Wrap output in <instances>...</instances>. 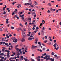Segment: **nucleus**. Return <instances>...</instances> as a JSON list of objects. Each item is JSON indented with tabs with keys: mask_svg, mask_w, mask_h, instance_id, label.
<instances>
[{
	"mask_svg": "<svg viewBox=\"0 0 61 61\" xmlns=\"http://www.w3.org/2000/svg\"><path fill=\"white\" fill-rule=\"evenodd\" d=\"M38 40V39L37 38L35 39V41H37Z\"/></svg>",
	"mask_w": 61,
	"mask_h": 61,
	"instance_id": "a878e982",
	"label": "nucleus"
},
{
	"mask_svg": "<svg viewBox=\"0 0 61 61\" xmlns=\"http://www.w3.org/2000/svg\"><path fill=\"white\" fill-rule=\"evenodd\" d=\"M34 4L35 5H37V2L36 1H35L34 2Z\"/></svg>",
	"mask_w": 61,
	"mask_h": 61,
	"instance_id": "6e6552de",
	"label": "nucleus"
},
{
	"mask_svg": "<svg viewBox=\"0 0 61 61\" xmlns=\"http://www.w3.org/2000/svg\"><path fill=\"white\" fill-rule=\"evenodd\" d=\"M7 56H7L8 58H9V57H10V56H9V55H7Z\"/></svg>",
	"mask_w": 61,
	"mask_h": 61,
	"instance_id": "a18cd8bd",
	"label": "nucleus"
},
{
	"mask_svg": "<svg viewBox=\"0 0 61 61\" xmlns=\"http://www.w3.org/2000/svg\"><path fill=\"white\" fill-rule=\"evenodd\" d=\"M57 56V55H54V56L56 58V56Z\"/></svg>",
	"mask_w": 61,
	"mask_h": 61,
	"instance_id": "58836bf2",
	"label": "nucleus"
},
{
	"mask_svg": "<svg viewBox=\"0 0 61 61\" xmlns=\"http://www.w3.org/2000/svg\"><path fill=\"white\" fill-rule=\"evenodd\" d=\"M11 29H15V28L12 26L11 27Z\"/></svg>",
	"mask_w": 61,
	"mask_h": 61,
	"instance_id": "c85d7f7f",
	"label": "nucleus"
},
{
	"mask_svg": "<svg viewBox=\"0 0 61 61\" xmlns=\"http://www.w3.org/2000/svg\"><path fill=\"white\" fill-rule=\"evenodd\" d=\"M22 35L24 37H25L26 36H25V32L23 31H22Z\"/></svg>",
	"mask_w": 61,
	"mask_h": 61,
	"instance_id": "f03ea898",
	"label": "nucleus"
},
{
	"mask_svg": "<svg viewBox=\"0 0 61 61\" xmlns=\"http://www.w3.org/2000/svg\"><path fill=\"white\" fill-rule=\"evenodd\" d=\"M19 17H22V16L21 15H20L19 16Z\"/></svg>",
	"mask_w": 61,
	"mask_h": 61,
	"instance_id": "680f3d73",
	"label": "nucleus"
},
{
	"mask_svg": "<svg viewBox=\"0 0 61 61\" xmlns=\"http://www.w3.org/2000/svg\"><path fill=\"white\" fill-rule=\"evenodd\" d=\"M19 25H20V26H21L22 27H23V25H22V24H21V23H20L19 24Z\"/></svg>",
	"mask_w": 61,
	"mask_h": 61,
	"instance_id": "aec40b11",
	"label": "nucleus"
},
{
	"mask_svg": "<svg viewBox=\"0 0 61 61\" xmlns=\"http://www.w3.org/2000/svg\"><path fill=\"white\" fill-rule=\"evenodd\" d=\"M32 49H34L35 48V47L34 46V45H33L32 46Z\"/></svg>",
	"mask_w": 61,
	"mask_h": 61,
	"instance_id": "7ed1b4c3",
	"label": "nucleus"
},
{
	"mask_svg": "<svg viewBox=\"0 0 61 61\" xmlns=\"http://www.w3.org/2000/svg\"><path fill=\"white\" fill-rule=\"evenodd\" d=\"M25 40L24 39V38H22L21 40V41L22 42H25Z\"/></svg>",
	"mask_w": 61,
	"mask_h": 61,
	"instance_id": "1a4fd4ad",
	"label": "nucleus"
},
{
	"mask_svg": "<svg viewBox=\"0 0 61 61\" xmlns=\"http://www.w3.org/2000/svg\"><path fill=\"white\" fill-rule=\"evenodd\" d=\"M4 39V38H2V41H3V40Z\"/></svg>",
	"mask_w": 61,
	"mask_h": 61,
	"instance_id": "de8ad7c7",
	"label": "nucleus"
},
{
	"mask_svg": "<svg viewBox=\"0 0 61 61\" xmlns=\"http://www.w3.org/2000/svg\"><path fill=\"white\" fill-rule=\"evenodd\" d=\"M54 49H56V50H58V49H57V48L56 47H55L54 48Z\"/></svg>",
	"mask_w": 61,
	"mask_h": 61,
	"instance_id": "37998d69",
	"label": "nucleus"
},
{
	"mask_svg": "<svg viewBox=\"0 0 61 61\" xmlns=\"http://www.w3.org/2000/svg\"><path fill=\"white\" fill-rule=\"evenodd\" d=\"M20 55H21L22 54V51H20Z\"/></svg>",
	"mask_w": 61,
	"mask_h": 61,
	"instance_id": "cd10ccee",
	"label": "nucleus"
},
{
	"mask_svg": "<svg viewBox=\"0 0 61 61\" xmlns=\"http://www.w3.org/2000/svg\"><path fill=\"white\" fill-rule=\"evenodd\" d=\"M29 7H31L32 8L34 7V6L33 5H31L29 6Z\"/></svg>",
	"mask_w": 61,
	"mask_h": 61,
	"instance_id": "6ab92c4d",
	"label": "nucleus"
},
{
	"mask_svg": "<svg viewBox=\"0 0 61 61\" xmlns=\"http://www.w3.org/2000/svg\"><path fill=\"white\" fill-rule=\"evenodd\" d=\"M21 59L22 60H23L24 59V58H24V57H23V56H21Z\"/></svg>",
	"mask_w": 61,
	"mask_h": 61,
	"instance_id": "a211bd4d",
	"label": "nucleus"
},
{
	"mask_svg": "<svg viewBox=\"0 0 61 61\" xmlns=\"http://www.w3.org/2000/svg\"><path fill=\"white\" fill-rule=\"evenodd\" d=\"M36 30H38V29H39V28L38 27H37L36 28Z\"/></svg>",
	"mask_w": 61,
	"mask_h": 61,
	"instance_id": "864d4df0",
	"label": "nucleus"
},
{
	"mask_svg": "<svg viewBox=\"0 0 61 61\" xmlns=\"http://www.w3.org/2000/svg\"><path fill=\"white\" fill-rule=\"evenodd\" d=\"M19 52L18 51L17 52V54H19Z\"/></svg>",
	"mask_w": 61,
	"mask_h": 61,
	"instance_id": "5fc2aeb1",
	"label": "nucleus"
},
{
	"mask_svg": "<svg viewBox=\"0 0 61 61\" xmlns=\"http://www.w3.org/2000/svg\"><path fill=\"white\" fill-rule=\"evenodd\" d=\"M56 13H58V10H56Z\"/></svg>",
	"mask_w": 61,
	"mask_h": 61,
	"instance_id": "603ef678",
	"label": "nucleus"
},
{
	"mask_svg": "<svg viewBox=\"0 0 61 61\" xmlns=\"http://www.w3.org/2000/svg\"><path fill=\"white\" fill-rule=\"evenodd\" d=\"M47 36H45V39H47Z\"/></svg>",
	"mask_w": 61,
	"mask_h": 61,
	"instance_id": "4c0bfd02",
	"label": "nucleus"
},
{
	"mask_svg": "<svg viewBox=\"0 0 61 61\" xmlns=\"http://www.w3.org/2000/svg\"><path fill=\"white\" fill-rule=\"evenodd\" d=\"M50 11L49 10L47 11V13H50Z\"/></svg>",
	"mask_w": 61,
	"mask_h": 61,
	"instance_id": "bf43d9fd",
	"label": "nucleus"
},
{
	"mask_svg": "<svg viewBox=\"0 0 61 61\" xmlns=\"http://www.w3.org/2000/svg\"><path fill=\"white\" fill-rule=\"evenodd\" d=\"M49 40H50V41H52V39L51 38Z\"/></svg>",
	"mask_w": 61,
	"mask_h": 61,
	"instance_id": "49530a36",
	"label": "nucleus"
},
{
	"mask_svg": "<svg viewBox=\"0 0 61 61\" xmlns=\"http://www.w3.org/2000/svg\"><path fill=\"white\" fill-rule=\"evenodd\" d=\"M54 60H55V59L54 58L52 59V58H51L50 59V60L51 61H54Z\"/></svg>",
	"mask_w": 61,
	"mask_h": 61,
	"instance_id": "423d86ee",
	"label": "nucleus"
},
{
	"mask_svg": "<svg viewBox=\"0 0 61 61\" xmlns=\"http://www.w3.org/2000/svg\"><path fill=\"white\" fill-rule=\"evenodd\" d=\"M40 51L41 52H42V50H41V49H40Z\"/></svg>",
	"mask_w": 61,
	"mask_h": 61,
	"instance_id": "69168bd1",
	"label": "nucleus"
},
{
	"mask_svg": "<svg viewBox=\"0 0 61 61\" xmlns=\"http://www.w3.org/2000/svg\"><path fill=\"white\" fill-rule=\"evenodd\" d=\"M19 29L20 30V31H22V29L21 28H20Z\"/></svg>",
	"mask_w": 61,
	"mask_h": 61,
	"instance_id": "c9c22d12",
	"label": "nucleus"
},
{
	"mask_svg": "<svg viewBox=\"0 0 61 61\" xmlns=\"http://www.w3.org/2000/svg\"><path fill=\"white\" fill-rule=\"evenodd\" d=\"M28 15H30V14H31V12H29L28 13Z\"/></svg>",
	"mask_w": 61,
	"mask_h": 61,
	"instance_id": "e2e57ef3",
	"label": "nucleus"
},
{
	"mask_svg": "<svg viewBox=\"0 0 61 61\" xmlns=\"http://www.w3.org/2000/svg\"><path fill=\"white\" fill-rule=\"evenodd\" d=\"M16 30L17 31H19V28H16Z\"/></svg>",
	"mask_w": 61,
	"mask_h": 61,
	"instance_id": "dca6fc26",
	"label": "nucleus"
},
{
	"mask_svg": "<svg viewBox=\"0 0 61 61\" xmlns=\"http://www.w3.org/2000/svg\"><path fill=\"white\" fill-rule=\"evenodd\" d=\"M42 25H43V24L42 23H41L40 25V28H41V27H42Z\"/></svg>",
	"mask_w": 61,
	"mask_h": 61,
	"instance_id": "39448f33",
	"label": "nucleus"
},
{
	"mask_svg": "<svg viewBox=\"0 0 61 61\" xmlns=\"http://www.w3.org/2000/svg\"><path fill=\"white\" fill-rule=\"evenodd\" d=\"M56 58L57 59H58V58H60V57L59 56H57L56 57Z\"/></svg>",
	"mask_w": 61,
	"mask_h": 61,
	"instance_id": "ddd939ff",
	"label": "nucleus"
},
{
	"mask_svg": "<svg viewBox=\"0 0 61 61\" xmlns=\"http://www.w3.org/2000/svg\"><path fill=\"white\" fill-rule=\"evenodd\" d=\"M31 61H35V60L32 58L31 59Z\"/></svg>",
	"mask_w": 61,
	"mask_h": 61,
	"instance_id": "c756f323",
	"label": "nucleus"
},
{
	"mask_svg": "<svg viewBox=\"0 0 61 61\" xmlns=\"http://www.w3.org/2000/svg\"><path fill=\"white\" fill-rule=\"evenodd\" d=\"M38 44H39V46H41V42H38Z\"/></svg>",
	"mask_w": 61,
	"mask_h": 61,
	"instance_id": "f3484780",
	"label": "nucleus"
},
{
	"mask_svg": "<svg viewBox=\"0 0 61 61\" xmlns=\"http://www.w3.org/2000/svg\"><path fill=\"white\" fill-rule=\"evenodd\" d=\"M18 6H20V7H21V4H18Z\"/></svg>",
	"mask_w": 61,
	"mask_h": 61,
	"instance_id": "b1692460",
	"label": "nucleus"
},
{
	"mask_svg": "<svg viewBox=\"0 0 61 61\" xmlns=\"http://www.w3.org/2000/svg\"><path fill=\"white\" fill-rule=\"evenodd\" d=\"M48 5H49V6H51V3H49L48 4Z\"/></svg>",
	"mask_w": 61,
	"mask_h": 61,
	"instance_id": "7c9ffc66",
	"label": "nucleus"
},
{
	"mask_svg": "<svg viewBox=\"0 0 61 61\" xmlns=\"http://www.w3.org/2000/svg\"><path fill=\"white\" fill-rule=\"evenodd\" d=\"M18 45H16L15 46V49H16L17 48V47H18Z\"/></svg>",
	"mask_w": 61,
	"mask_h": 61,
	"instance_id": "0eeeda50",
	"label": "nucleus"
},
{
	"mask_svg": "<svg viewBox=\"0 0 61 61\" xmlns=\"http://www.w3.org/2000/svg\"><path fill=\"white\" fill-rule=\"evenodd\" d=\"M36 58L37 60H38V59H39L40 58V56H38Z\"/></svg>",
	"mask_w": 61,
	"mask_h": 61,
	"instance_id": "2eb2a0df",
	"label": "nucleus"
},
{
	"mask_svg": "<svg viewBox=\"0 0 61 61\" xmlns=\"http://www.w3.org/2000/svg\"><path fill=\"white\" fill-rule=\"evenodd\" d=\"M28 2H29V3H25L24 5H25L28 6L29 5H31L32 4V2H31V0H29Z\"/></svg>",
	"mask_w": 61,
	"mask_h": 61,
	"instance_id": "f257e3e1",
	"label": "nucleus"
},
{
	"mask_svg": "<svg viewBox=\"0 0 61 61\" xmlns=\"http://www.w3.org/2000/svg\"><path fill=\"white\" fill-rule=\"evenodd\" d=\"M15 49L17 51H18V50H19V49H18V48H16V49Z\"/></svg>",
	"mask_w": 61,
	"mask_h": 61,
	"instance_id": "72a5a7b5",
	"label": "nucleus"
},
{
	"mask_svg": "<svg viewBox=\"0 0 61 61\" xmlns=\"http://www.w3.org/2000/svg\"><path fill=\"white\" fill-rule=\"evenodd\" d=\"M6 6H7L6 5H5V7H3V8H6Z\"/></svg>",
	"mask_w": 61,
	"mask_h": 61,
	"instance_id": "6e6d98bb",
	"label": "nucleus"
},
{
	"mask_svg": "<svg viewBox=\"0 0 61 61\" xmlns=\"http://www.w3.org/2000/svg\"><path fill=\"white\" fill-rule=\"evenodd\" d=\"M34 16L35 17H36V14H35L34 15Z\"/></svg>",
	"mask_w": 61,
	"mask_h": 61,
	"instance_id": "a19ab883",
	"label": "nucleus"
},
{
	"mask_svg": "<svg viewBox=\"0 0 61 61\" xmlns=\"http://www.w3.org/2000/svg\"><path fill=\"white\" fill-rule=\"evenodd\" d=\"M44 43H46V42H47V40H46L45 41H44Z\"/></svg>",
	"mask_w": 61,
	"mask_h": 61,
	"instance_id": "4be33fe9",
	"label": "nucleus"
},
{
	"mask_svg": "<svg viewBox=\"0 0 61 61\" xmlns=\"http://www.w3.org/2000/svg\"><path fill=\"white\" fill-rule=\"evenodd\" d=\"M29 24V25H32V23H30Z\"/></svg>",
	"mask_w": 61,
	"mask_h": 61,
	"instance_id": "774afa93",
	"label": "nucleus"
},
{
	"mask_svg": "<svg viewBox=\"0 0 61 61\" xmlns=\"http://www.w3.org/2000/svg\"><path fill=\"white\" fill-rule=\"evenodd\" d=\"M9 54L10 53L9 52H8L7 53V55H9Z\"/></svg>",
	"mask_w": 61,
	"mask_h": 61,
	"instance_id": "09e8293b",
	"label": "nucleus"
},
{
	"mask_svg": "<svg viewBox=\"0 0 61 61\" xmlns=\"http://www.w3.org/2000/svg\"><path fill=\"white\" fill-rule=\"evenodd\" d=\"M10 11V10L9 9H8V12H9Z\"/></svg>",
	"mask_w": 61,
	"mask_h": 61,
	"instance_id": "3c124183",
	"label": "nucleus"
},
{
	"mask_svg": "<svg viewBox=\"0 0 61 61\" xmlns=\"http://www.w3.org/2000/svg\"><path fill=\"white\" fill-rule=\"evenodd\" d=\"M17 17V15H15V16L13 18H15V17Z\"/></svg>",
	"mask_w": 61,
	"mask_h": 61,
	"instance_id": "5701e85b",
	"label": "nucleus"
},
{
	"mask_svg": "<svg viewBox=\"0 0 61 61\" xmlns=\"http://www.w3.org/2000/svg\"><path fill=\"white\" fill-rule=\"evenodd\" d=\"M32 38H28V40H32Z\"/></svg>",
	"mask_w": 61,
	"mask_h": 61,
	"instance_id": "412c9836",
	"label": "nucleus"
},
{
	"mask_svg": "<svg viewBox=\"0 0 61 61\" xmlns=\"http://www.w3.org/2000/svg\"><path fill=\"white\" fill-rule=\"evenodd\" d=\"M16 39H15V37H13L12 38V39L13 40H15Z\"/></svg>",
	"mask_w": 61,
	"mask_h": 61,
	"instance_id": "393cba45",
	"label": "nucleus"
},
{
	"mask_svg": "<svg viewBox=\"0 0 61 61\" xmlns=\"http://www.w3.org/2000/svg\"><path fill=\"white\" fill-rule=\"evenodd\" d=\"M51 54L52 55H54V54H55V53H54L53 52H52Z\"/></svg>",
	"mask_w": 61,
	"mask_h": 61,
	"instance_id": "f704fd0d",
	"label": "nucleus"
},
{
	"mask_svg": "<svg viewBox=\"0 0 61 61\" xmlns=\"http://www.w3.org/2000/svg\"><path fill=\"white\" fill-rule=\"evenodd\" d=\"M42 50L44 51L45 50V48H43L42 49Z\"/></svg>",
	"mask_w": 61,
	"mask_h": 61,
	"instance_id": "4d7b16f0",
	"label": "nucleus"
},
{
	"mask_svg": "<svg viewBox=\"0 0 61 61\" xmlns=\"http://www.w3.org/2000/svg\"><path fill=\"white\" fill-rule=\"evenodd\" d=\"M6 36L7 38H9V36H8V34H6Z\"/></svg>",
	"mask_w": 61,
	"mask_h": 61,
	"instance_id": "f8f14e48",
	"label": "nucleus"
},
{
	"mask_svg": "<svg viewBox=\"0 0 61 61\" xmlns=\"http://www.w3.org/2000/svg\"><path fill=\"white\" fill-rule=\"evenodd\" d=\"M28 20L29 21H31V18H28Z\"/></svg>",
	"mask_w": 61,
	"mask_h": 61,
	"instance_id": "bb28decb",
	"label": "nucleus"
},
{
	"mask_svg": "<svg viewBox=\"0 0 61 61\" xmlns=\"http://www.w3.org/2000/svg\"><path fill=\"white\" fill-rule=\"evenodd\" d=\"M51 11H53V9H52V8H51Z\"/></svg>",
	"mask_w": 61,
	"mask_h": 61,
	"instance_id": "2f4dec72",
	"label": "nucleus"
},
{
	"mask_svg": "<svg viewBox=\"0 0 61 61\" xmlns=\"http://www.w3.org/2000/svg\"><path fill=\"white\" fill-rule=\"evenodd\" d=\"M24 19L25 18H24V17H21V19H22V20H24Z\"/></svg>",
	"mask_w": 61,
	"mask_h": 61,
	"instance_id": "473e14b6",
	"label": "nucleus"
},
{
	"mask_svg": "<svg viewBox=\"0 0 61 61\" xmlns=\"http://www.w3.org/2000/svg\"><path fill=\"white\" fill-rule=\"evenodd\" d=\"M41 34H43V33H44V31H43V30H41Z\"/></svg>",
	"mask_w": 61,
	"mask_h": 61,
	"instance_id": "4468645a",
	"label": "nucleus"
},
{
	"mask_svg": "<svg viewBox=\"0 0 61 61\" xmlns=\"http://www.w3.org/2000/svg\"><path fill=\"white\" fill-rule=\"evenodd\" d=\"M51 42H49L48 43V45H51Z\"/></svg>",
	"mask_w": 61,
	"mask_h": 61,
	"instance_id": "c03bdc74",
	"label": "nucleus"
},
{
	"mask_svg": "<svg viewBox=\"0 0 61 61\" xmlns=\"http://www.w3.org/2000/svg\"><path fill=\"white\" fill-rule=\"evenodd\" d=\"M17 39H16L15 40H13V42L14 43H17Z\"/></svg>",
	"mask_w": 61,
	"mask_h": 61,
	"instance_id": "20e7f679",
	"label": "nucleus"
},
{
	"mask_svg": "<svg viewBox=\"0 0 61 61\" xmlns=\"http://www.w3.org/2000/svg\"><path fill=\"white\" fill-rule=\"evenodd\" d=\"M5 14H6V12L4 11V13H3V14L4 15H5Z\"/></svg>",
	"mask_w": 61,
	"mask_h": 61,
	"instance_id": "ea45409f",
	"label": "nucleus"
},
{
	"mask_svg": "<svg viewBox=\"0 0 61 61\" xmlns=\"http://www.w3.org/2000/svg\"><path fill=\"white\" fill-rule=\"evenodd\" d=\"M56 10V9H53V12L55 11Z\"/></svg>",
	"mask_w": 61,
	"mask_h": 61,
	"instance_id": "338daca9",
	"label": "nucleus"
},
{
	"mask_svg": "<svg viewBox=\"0 0 61 61\" xmlns=\"http://www.w3.org/2000/svg\"><path fill=\"white\" fill-rule=\"evenodd\" d=\"M31 35H32V36H34L35 34V33H34V32H32L31 33Z\"/></svg>",
	"mask_w": 61,
	"mask_h": 61,
	"instance_id": "9d476101",
	"label": "nucleus"
},
{
	"mask_svg": "<svg viewBox=\"0 0 61 61\" xmlns=\"http://www.w3.org/2000/svg\"><path fill=\"white\" fill-rule=\"evenodd\" d=\"M12 34H10L9 35V36H10V37H11V36H12Z\"/></svg>",
	"mask_w": 61,
	"mask_h": 61,
	"instance_id": "79ce46f5",
	"label": "nucleus"
},
{
	"mask_svg": "<svg viewBox=\"0 0 61 61\" xmlns=\"http://www.w3.org/2000/svg\"><path fill=\"white\" fill-rule=\"evenodd\" d=\"M7 45H8V43H5V45H6V46H7Z\"/></svg>",
	"mask_w": 61,
	"mask_h": 61,
	"instance_id": "0e129e2a",
	"label": "nucleus"
},
{
	"mask_svg": "<svg viewBox=\"0 0 61 61\" xmlns=\"http://www.w3.org/2000/svg\"><path fill=\"white\" fill-rule=\"evenodd\" d=\"M49 51V49H47L46 50V51H47V52H48V51Z\"/></svg>",
	"mask_w": 61,
	"mask_h": 61,
	"instance_id": "13d9d810",
	"label": "nucleus"
},
{
	"mask_svg": "<svg viewBox=\"0 0 61 61\" xmlns=\"http://www.w3.org/2000/svg\"><path fill=\"white\" fill-rule=\"evenodd\" d=\"M23 30L24 31H26V29H25V28H24L23 29Z\"/></svg>",
	"mask_w": 61,
	"mask_h": 61,
	"instance_id": "e433bc0d",
	"label": "nucleus"
},
{
	"mask_svg": "<svg viewBox=\"0 0 61 61\" xmlns=\"http://www.w3.org/2000/svg\"><path fill=\"white\" fill-rule=\"evenodd\" d=\"M42 30H45V27H43L42 28Z\"/></svg>",
	"mask_w": 61,
	"mask_h": 61,
	"instance_id": "052dcab7",
	"label": "nucleus"
},
{
	"mask_svg": "<svg viewBox=\"0 0 61 61\" xmlns=\"http://www.w3.org/2000/svg\"><path fill=\"white\" fill-rule=\"evenodd\" d=\"M53 46L54 47H56V45L55 44H54L53 45Z\"/></svg>",
	"mask_w": 61,
	"mask_h": 61,
	"instance_id": "8fccbe9b",
	"label": "nucleus"
},
{
	"mask_svg": "<svg viewBox=\"0 0 61 61\" xmlns=\"http://www.w3.org/2000/svg\"><path fill=\"white\" fill-rule=\"evenodd\" d=\"M5 51L6 52H10V51L8 50H5Z\"/></svg>",
	"mask_w": 61,
	"mask_h": 61,
	"instance_id": "9b49d317",
	"label": "nucleus"
}]
</instances>
